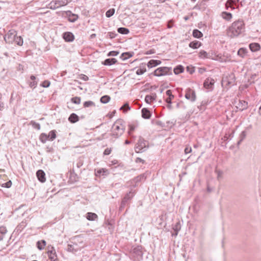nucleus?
I'll list each match as a JSON object with an SVG mask.
<instances>
[{"instance_id":"1","label":"nucleus","mask_w":261,"mask_h":261,"mask_svg":"<svg viewBox=\"0 0 261 261\" xmlns=\"http://www.w3.org/2000/svg\"><path fill=\"white\" fill-rule=\"evenodd\" d=\"M245 30V25L244 21L239 19L234 21L228 28L227 34L231 38L239 36Z\"/></svg>"},{"instance_id":"2","label":"nucleus","mask_w":261,"mask_h":261,"mask_svg":"<svg viewBox=\"0 0 261 261\" xmlns=\"http://www.w3.org/2000/svg\"><path fill=\"white\" fill-rule=\"evenodd\" d=\"M124 126L120 123V121H118L113 124L111 136L115 139H117L124 133Z\"/></svg>"},{"instance_id":"3","label":"nucleus","mask_w":261,"mask_h":261,"mask_svg":"<svg viewBox=\"0 0 261 261\" xmlns=\"http://www.w3.org/2000/svg\"><path fill=\"white\" fill-rule=\"evenodd\" d=\"M149 147L148 142L143 138L140 136L135 147V150L136 153L144 152Z\"/></svg>"},{"instance_id":"4","label":"nucleus","mask_w":261,"mask_h":261,"mask_svg":"<svg viewBox=\"0 0 261 261\" xmlns=\"http://www.w3.org/2000/svg\"><path fill=\"white\" fill-rule=\"evenodd\" d=\"M171 67H161L155 69L152 73L154 76H161L167 74H171Z\"/></svg>"},{"instance_id":"5","label":"nucleus","mask_w":261,"mask_h":261,"mask_svg":"<svg viewBox=\"0 0 261 261\" xmlns=\"http://www.w3.org/2000/svg\"><path fill=\"white\" fill-rule=\"evenodd\" d=\"M68 4L67 0H55L51 1L49 4V8L51 9H56L62 6L67 5Z\"/></svg>"},{"instance_id":"6","label":"nucleus","mask_w":261,"mask_h":261,"mask_svg":"<svg viewBox=\"0 0 261 261\" xmlns=\"http://www.w3.org/2000/svg\"><path fill=\"white\" fill-rule=\"evenodd\" d=\"M17 36L16 31L13 29L8 31L7 34L4 36L5 41L8 43H12L15 40Z\"/></svg>"},{"instance_id":"7","label":"nucleus","mask_w":261,"mask_h":261,"mask_svg":"<svg viewBox=\"0 0 261 261\" xmlns=\"http://www.w3.org/2000/svg\"><path fill=\"white\" fill-rule=\"evenodd\" d=\"M185 97L192 102L196 100V94L194 91L189 88L186 91Z\"/></svg>"},{"instance_id":"8","label":"nucleus","mask_w":261,"mask_h":261,"mask_svg":"<svg viewBox=\"0 0 261 261\" xmlns=\"http://www.w3.org/2000/svg\"><path fill=\"white\" fill-rule=\"evenodd\" d=\"M214 83L215 80L213 79L208 77L205 80L203 83V86L205 88L209 90H212Z\"/></svg>"},{"instance_id":"9","label":"nucleus","mask_w":261,"mask_h":261,"mask_svg":"<svg viewBox=\"0 0 261 261\" xmlns=\"http://www.w3.org/2000/svg\"><path fill=\"white\" fill-rule=\"evenodd\" d=\"M199 57L200 59H211L214 60L215 58L213 57V55L212 53H207L206 51L201 50L199 53Z\"/></svg>"},{"instance_id":"10","label":"nucleus","mask_w":261,"mask_h":261,"mask_svg":"<svg viewBox=\"0 0 261 261\" xmlns=\"http://www.w3.org/2000/svg\"><path fill=\"white\" fill-rule=\"evenodd\" d=\"M47 254L51 261H58L57 255L54 247H51V250L47 251Z\"/></svg>"},{"instance_id":"11","label":"nucleus","mask_w":261,"mask_h":261,"mask_svg":"<svg viewBox=\"0 0 261 261\" xmlns=\"http://www.w3.org/2000/svg\"><path fill=\"white\" fill-rule=\"evenodd\" d=\"M63 38L66 42H72L74 39V36L71 32H67L63 34Z\"/></svg>"},{"instance_id":"12","label":"nucleus","mask_w":261,"mask_h":261,"mask_svg":"<svg viewBox=\"0 0 261 261\" xmlns=\"http://www.w3.org/2000/svg\"><path fill=\"white\" fill-rule=\"evenodd\" d=\"M30 81H29L28 83L30 88L35 89L38 84V81L36 80V77L35 76L32 75L30 76Z\"/></svg>"},{"instance_id":"13","label":"nucleus","mask_w":261,"mask_h":261,"mask_svg":"<svg viewBox=\"0 0 261 261\" xmlns=\"http://www.w3.org/2000/svg\"><path fill=\"white\" fill-rule=\"evenodd\" d=\"M36 176L38 180L41 182H44L46 180L45 174L44 172L42 170H39L36 172Z\"/></svg>"},{"instance_id":"14","label":"nucleus","mask_w":261,"mask_h":261,"mask_svg":"<svg viewBox=\"0 0 261 261\" xmlns=\"http://www.w3.org/2000/svg\"><path fill=\"white\" fill-rule=\"evenodd\" d=\"M131 252L135 254L138 256H142L143 255V252L142 251V247L140 246H138L132 248Z\"/></svg>"},{"instance_id":"15","label":"nucleus","mask_w":261,"mask_h":261,"mask_svg":"<svg viewBox=\"0 0 261 261\" xmlns=\"http://www.w3.org/2000/svg\"><path fill=\"white\" fill-rule=\"evenodd\" d=\"M135 192L130 191L125 195V196L122 199V201L127 203L129 200H130L133 198Z\"/></svg>"},{"instance_id":"16","label":"nucleus","mask_w":261,"mask_h":261,"mask_svg":"<svg viewBox=\"0 0 261 261\" xmlns=\"http://www.w3.org/2000/svg\"><path fill=\"white\" fill-rule=\"evenodd\" d=\"M142 117L144 119H149L151 116L150 111L147 108H143L141 110Z\"/></svg>"},{"instance_id":"17","label":"nucleus","mask_w":261,"mask_h":261,"mask_svg":"<svg viewBox=\"0 0 261 261\" xmlns=\"http://www.w3.org/2000/svg\"><path fill=\"white\" fill-rule=\"evenodd\" d=\"M248 103L244 100H239V103L237 106V109L240 111H243L247 108Z\"/></svg>"},{"instance_id":"18","label":"nucleus","mask_w":261,"mask_h":261,"mask_svg":"<svg viewBox=\"0 0 261 261\" xmlns=\"http://www.w3.org/2000/svg\"><path fill=\"white\" fill-rule=\"evenodd\" d=\"M156 95L155 93H152V95H147L145 98V101L147 103H151L155 100Z\"/></svg>"},{"instance_id":"19","label":"nucleus","mask_w":261,"mask_h":261,"mask_svg":"<svg viewBox=\"0 0 261 261\" xmlns=\"http://www.w3.org/2000/svg\"><path fill=\"white\" fill-rule=\"evenodd\" d=\"M173 229L174 231V233H172V236H176L178 234L179 231L181 229V224L179 221L176 222L173 225Z\"/></svg>"},{"instance_id":"20","label":"nucleus","mask_w":261,"mask_h":261,"mask_svg":"<svg viewBox=\"0 0 261 261\" xmlns=\"http://www.w3.org/2000/svg\"><path fill=\"white\" fill-rule=\"evenodd\" d=\"M117 60L115 58L107 59L103 62L102 64L106 66H111L116 64Z\"/></svg>"},{"instance_id":"21","label":"nucleus","mask_w":261,"mask_h":261,"mask_svg":"<svg viewBox=\"0 0 261 261\" xmlns=\"http://www.w3.org/2000/svg\"><path fill=\"white\" fill-rule=\"evenodd\" d=\"M249 48L252 51L255 52L260 49V46L258 43H252L249 44Z\"/></svg>"},{"instance_id":"22","label":"nucleus","mask_w":261,"mask_h":261,"mask_svg":"<svg viewBox=\"0 0 261 261\" xmlns=\"http://www.w3.org/2000/svg\"><path fill=\"white\" fill-rule=\"evenodd\" d=\"M161 64V61L156 60H151L147 63L149 68H152Z\"/></svg>"},{"instance_id":"23","label":"nucleus","mask_w":261,"mask_h":261,"mask_svg":"<svg viewBox=\"0 0 261 261\" xmlns=\"http://www.w3.org/2000/svg\"><path fill=\"white\" fill-rule=\"evenodd\" d=\"M86 218L89 221H94L98 218V216L95 213L88 212L86 214Z\"/></svg>"},{"instance_id":"24","label":"nucleus","mask_w":261,"mask_h":261,"mask_svg":"<svg viewBox=\"0 0 261 261\" xmlns=\"http://www.w3.org/2000/svg\"><path fill=\"white\" fill-rule=\"evenodd\" d=\"M134 55V53L133 52H125L122 53L120 58L122 60L124 61L132 57Z\"/></svg>"},{"instance_id":"25","label":"nucleus","mask_w":261,"mask_h":261,"mask_svg":"<svg viewBox=\"0 0 261 261\" xmlns=\"http://www.w3.org/2000/svg\"><path fill=\"white\" fill-rule=\"evenodd\" d=\"M201 45V43L198 41H194L191 42L189 46L190 47L193 48V49H196L199 47Z\"/></svg>"},{"instance_id":"26","label":"nucleus","mask_w":261,"mask_h":261,"mask_svg":"<svg viewBox=\"0 0 261 261\" xmlns=\"http://www.w3.org/2000/svg\"><path fill=\"white\" fill-rule=\"evenodd\" d=\"M79 120V116L75 113H72L68 118V120L71 123H75Z\"/></svg>"},{"instance_id":"27","label":"nucleus","mask_w":261,"mask_h":261,"mask_svg":"<svg viewBox=\"0 0 261 261\" xmlns=\"http://www.w3.org/2000/svg\"><path fill=\"white\" fill-rule=\"evenodd\" d=\"M69 14L68 16V21L71 22H74L79 18V16L76 14H72L71 12H69Z\"/></svg>"},{"instance_id":"28","label":"nucleus","mask_w":261,"mask_h":261,"mask_svg":"<svg viewBox=\"0 0 261 261\" xmlns=\"http://www.w3.org/2000/svg\"><path fill=\"white\" fill-rule=\"evenodd\" d=\"M49 136H47L45 133H41L39 136V140L42 143H45L47 140H49Z\"/></svg>"},{"instance_id":"29","label":"nucleus","mask_w":261,"mask_h":261,"mask_svg":"<svg viewBox=\"0 0 261 261\" xmlns=\"http://www.w3.org/2000/svg\"><path fill=\"white\" fill-rule=\"evenodd\" d=\"M146 176L145 175V174H140V175L137 176L136 177L134 178V179H133V181L137 183V182L144 180L146 179Z\"/></svg>"},{"instance_id":"30","label":"nucleus","mask_w":261,"mask_h":261,"mask_svg":"<svg viewBox=\"0 0 261 261\" xmlns=\"http://www.w3.org/2000/svg\"><path fill=\"white\" fill-rule=\"evenodd\" d=\"M138 124L136 123H130L128 124V134L129 136H131V134H132L133 132L137 127Z\"/></svg>"},{"instance_id":"31","label":"nucleus","mask_w":261,"mask_h":261,"mask_svg":"<svg viewBox=\"0 0 261 261\" xmlns=\"http://www.w3.org/2000/svg\"><path fill=\"white\" fill-rule=\"evenodd\" d=\"M221 15L223 19L228 21L232 18V14L229 12H223Z\"/></svg>"},{"instance_id":"32","label":"nucleus","mask_w":261,"mask_h":261,"mask_svg":"<svg viewBox=\"0 0 261 261\" xmlns=\"http://www.w3.org/2000/svg\"><path fill=\"white\" fill-rule=\"evenodd\" d=\"M184 70V68L182 65H178L174 69V73L175 74H178L182 73Z\"/></svg>"},{"instance_id":"33","label":"nucleus","mask_w":261,"mask_h":261,"mask_svg":"<svg viewBox=\"0 0 261 261\" xmlns=\"http://www.w3.org/2000/svg\"><path fill=\"white\" fill-rule=\"evenodd\" d=\"M46 245V242L44 240L39 241L37 242V246L38 249L40 250L44 249Z\"/></svg>"},{"instance_id":"34","label":"nucleus","mask_w":261,"mask_h":261,"mask_svg":"<svg viewBox=\"0 0 261 261\" xmlns=\"http://www.w3.org/2000/svg\"><path fill=\"white\" fill-rule=\"evenodd\" d=\"M193 36L195 38H200L203 36V34L198 30L195 29L193 31Z\"/></svg>"},{"instance_id":"35","label":"nucleus","mask_w":261,"mask_h":261,"mask_svg":"<svg viewBox=\"0 0 261 261\" xmlns=\"http://www.w3.org/2000/svg\"><path fill=\"white\" fill-rule=\"evenodd\" d=\"M47 136H49V137L48 138L49 140L51 141H53L57 137V136H56V130H52L50 131L49 134H48V135H47Z\"/></svg>"},{"instance_id":"36","label":"nucleus","mask_w":261,"mask_h":261,"mask_svg":"<svg viewBox=\"0 0 261 261\" xmlns=\"http://www.w3.org/2000/svg\"><path fill=\"white\" fill-rule=\"evenodd\" d=\"M117 31L119 33L121 34H127L129 33V30L125 28H119L117 30Z\"/></svg>"},{"instance_id":"37","label":"nucleus","mask_w":261,"mask_h":261,"mask_svg":"<svg viewBox=\"0 0 261 261\" xmlns=\"http://www.w3.org/2000/svg\"><path fill=\"white\" fill-rule=\"evenodd\" d=\"M246 136V132L245 131H243L241 134L240 135V140L237 143L238 146L240 145L241 142L244 140Z\"/></svg>"},{"instance_id":"38","label":"nucleus","mask_w":261,"mask_h":261,"mask_svg":"<svg viewBox=\"0 0 261 261\" xmlns=\"http://www.w3.org/2000/svg\"><path fill=\"white\" fill-rule=\"evenodd\" d=\"M30 124L33 127V128L37 130L40 129L41 127L40 124L39 123L35 122V121H31L30 122Z\"/></svg>"},{"instance_id":"39","label":"nucleus","mask_w":261,"mask_h":261,"mask_svg":"<svg viewBox=\"0 0 261 261\" xmlns=\"http://www.w3.org/2000/svg\"><path fill=\"white\" fill-rule=\"evenodd\" d=\"M110 97L108 95H104L100 98V102L103 103H107L110 100Z\"/></svg>"},{"instance_id":"40","label":"nucleus","mask_w":261,"mask_h":261,"mask_svg":"<svg viewBox=\"0 0 261 261\" xmlns=\"http://www.w3.org/2000/svg\"><path fill=\"white\" fill-rule=\"evenodd\" d=\"M115 9L114 8L108 10L106 13V16L107 17H110L112 16L115 13Z\"/></svg>"},{"instance_id":"41","label":"nucleus","mask_w":261,"mask_h":261,"mask_svg":"<svg viewBox=\"0 0 261 261\" xmlns=\"http://www.w3.org/2000/svg\"><path fill=\"white\" fill-rule=\"evenodd\" d=\"M146 71V69L145 66L144 65L142 67H140V68L137 70L136 74L137 75H142Z\"/></svg>"},{"instance_id":"42","label":"nucleus","mask_w":261,"mask_h":261,"mask_svg":"<svg viewBox=\"0 0 261 261\" xmlns=\"http://www.w3.org/2000/svg\"><path fill=\"white\" fill-rule=\"evenodd\" d=\"M246 53H247L246 49H244L243 48H241L239 49L238 51V55L241 57H244Z\"/></svg>"},{"instance_id":"43","label":"nucleus","mask_w":261,"mask_h":261,"mask_svg":"<svg viewBox=\"0 0 261 261\" xmlns=\"http://www.w3.org/2000/svg\"><path fill=\"white\" fill-rule=\"evenodd\" d=\"M14 41L19 46L22 45L23 43V39L20 36H16Z\"/></svg>"},{"instance_id":"44","label":"nucleus","mask_w":261,"mask_h":261,"mask_svg":"<svg viewBox=\"0 0 261 261\" xmlns=\"http://www.w3.org/2000/svg\"><path fill=\"white\" fill-rule=\"evenodd\" d=\"M84 107L87 108L90 107H95V103L92 101H87L84 103Z\"/></svg>"},{"instance_id":"45","label":"nucleus","mask_w":261,"mask_h":261,"mask_svg":"<svg viewBox=\"0 0 261 261\" xmlns=\"http://www.w3.org/2000/svg\"><path fill=\"white\" fill-rule=\"evenodd\" d=\"M71 101L75 104L79 105L81 103V98L80 97H74L71 99Z\"/></svg>"},{"instance_id":"46","label":"nucleus","mask_w":261,"mask_h":261,"mask_svg":"<svg viewBox=\"0 0 261 261\" xmlns=\"http://www.w3.org/2000/svg\"><path fill=\"white\" fill-rule=\"evenodd\" d=\"M186 70L190 74H193L195 72V67L192 66H188L186 67Z\"/></svg>"},{"instance_id":"47","label":"nucleus","mask_w":261,"mask_h":261,"mask_svg":"<svg viewBox=\"0 0 261 261\" xmlns=\"http://www.w3.org/2000/svg\"><path fill=\"white\" fill-rule=\"evenodd\" d=\"M50 83L49 81L45 80L41 83L40 86L44 88H47L50 86Z\"/></svg>"},{"instance_id":"48","label":"nucleus","mask_w":261,"mask_h":261,"mask_svg":"<svg viewBox=\"0 0 261 261\" xmlns=\"http://www.w3.org/2000/svg\"><path fill=\"white\" fill-rule=\"evenodd\" d=\"M7 230L5 226H0V234H5L7 233Z\"/></svg>"},{"instance_id":"49","label":"nucleus","mask_w":261,"mask_h":261,"mask_svg":"<svg viewBox=\"0 0 261 261\" xmlns=\"http://www.w3.org/2000/svg\"><path fill=\"white\" fill-rule=\"evenodd\" d=\"M215 172L217 175V179H220L222 176L223 172L219 170H216Z\"/></svg>"},{"instance_id":"50","label":"nucleus","mask_w":261,"mask_h":261,"mask_svg":"<svg viewBox=\"0 0 261 261\" xmlns=\"http://www.w3.org/2000/svg\"><path fill=\"white\" fill-rule=\"evenodd\" d=\"M119 54V52L117 51H110L107 56L108 57H110V56H117Z\"/></svg>"},{"instance_id":"51","label":"nucleus","mask_w":261,"mask_h":261,"mask_svg":"<svg viewBox=\"0 0 261 261\" xmlns=\"http://www.w3.org/2000/svg\"><path fill=\"white\" fill-rule=\"evenodd\" d=\"M172 99L169 98L168 97L166 99V102L168 103L167 108L169 109H172V106L171 105V104L172 103V102H171Z\"/></svg>"},{"instance_id":"52","label":"nucleus","mask_w":261,"mask_h":261,"mask_svg":"<svg viewBox=\"0 0 261 261\" xmlns=\"http://www.w3.org/2000/svg\"><path fill=\"white\" fill-rule=\"evenodd\" d=\"M166 95L168 96V98L173 99L174 97V96L172 95V91L171 90H168L166 92Z\"/></svg>"},{"instance_id":"53","label":"nucleus","mask_w":261,"mask_h":261,"mask_svg":"<svg viewBox=\"0 0 261 261\" xmlns=\"http://www.w3.org/2000/svg\"><path fill=\"white\" fill-rule=\"evenodd\" d=\"M108 36L110 39H113L117 36V34H116L115 32H111L108 33Z\"/></svg>"},{"instance_id":"54","label":"nucleus","mask_w":261,"mask_h":261,"mask_svg":"<svg viewBox=\"0 0 261 261\" xmlns=\"http://www.w3.org/2000/svg\"><path fill=\"white\" fill-rule=\"evenodd\" d=\"M111 151L112 149L111 148H107L103 152V154L105 155H109L111 153Z\"/></svg>"},{"instance_id":"55","label":"nucleus","mask_w":261,"mask_h":261,"mask_svg":"<svg viewBox=\"0 0 261 261\" xmlns=\"http://www.w3.org/2000/svg\"><path fill=\"white\" fill-rule=\"evenodd\" d=\"M12 185V182L11 180H9V181L4 184L3 185V187L9 188H10Z\"/></svg>"},{"instance_id":"56","label":"nucleus","mask_w":261,"mask_h":261,"mask_svg":"<svg viewBox=\"0 0 261 261\" xmlns=\"http://www.w3.org/2000/svg\"><path fill=\"white\" fill-rule=\"evenodd\" d=\"M191 151H192V148L191 147L188 146V147H186L185 149V153L186 154L189 153Z\"/></svg>"},{"instance_id":"57","label":"nucleus","mask_w":261,"mask_h":261,"mask_svg":"<svg viewBox=\"0 0 261 261\" xmlns=\"http://www.w3.org/2000/svg\"><path fill=\"white\" fill-rule=\"evenodd\" d=\"M126 203L122 201L120 206V207H119L120 210L122 211L125 207V206H126Z\"/></svg>"},{"instance_id":"58","label":"nucleus","mask_w":261,"mask_h":261,"mask_svg":"<svg viewBox=\"0 0 261 261\" xmlns=\"http://www.w3.org/2000/svg\"><path fill=\"white\" fill-rule=\"evenodd\" d=\"M123 108H126L127 110H130V109L127 103H125L122 107H121L120 110L122 109Z\"/></svg>"},{"instance_id":"59","label":"nucleus","mask_w":261,"mask_h":261,"mask_svg":"<svg viewBox=\"0 0 261 261\" xmlns=\"http://www.w3.org/2000/svg\"><path fill=\"white\" fill-rule=\"evenodd\" d=\"M155 53V51L154 49H150L148 51H147L145 53L146 55H150V54H154Z\"/></svg>"},{"instance_id":"60","label":"nucleus","mask_w":261,"mask_h":261,"mask_svg":"<svg viewBox=\"0 0 261 261\" xmlns=\"http://www.w3.org/2000/svg\"><path fill=\"white\" fill-rule=\"evenodd\" d=\"M137 163H144V161L140 158H137L136 160Z\"/></svg>"},{"instance_id":"61","label":"nucleus","mask_w":261,"mask_h":261,"mask_svg":"<svg viewBox=\"0 0 261 261\" xmlns=\"http://www.w3.org/2000/svg\"><path fill=\"white\" fill-rule=\"evenodd\" d=\"M205 71V69L204 68H201L199 69V72L201 74H202Z\"/></svg>"},{"instance_id":"62","label":"nucleus","mask_w":261,"mask_h":261,"mask_svg":"<svg viewBox=\"0 0 261 261\" xmlns=\"http://www.w3.org/2000/svg\"><path fill=\"white\" fill-rule=\"evenodd\" d=\"M83 165V163L81 161H79L77 163V166L78 168H80L82 165Z\"/></svg>"},{"instance_id":"63","label":"nucleus","mask_w":261,"mask_h":261,"mask_svg":"<svg viewBox=\"0 0 261 261\" xmlns=\"http://www.w3.org/2000/svg\"><path fill=\"white\" fill-rule=\"evenodd\" d=\"M131 143V141H129L128 140H126L124 142V144H126V145H128V144H129L130 143Z\"/></svg>"},{"instance_id":"64","label":"nucleus","mask_w":261,"mask_h":261,"mask_svg":"<svg viewBox=\"0 0 261 261\" xmlns=\"http://www.w3.org/2000/svg\"><path fill=\"white\" fill-rule=\"evenodd\" d=\"M96 37V34H92L90 35V38H94Z\"/></svg>"}]
</instances>
